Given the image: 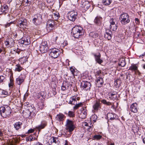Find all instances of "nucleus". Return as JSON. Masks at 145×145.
I'll list each match as a JSON object with an SVG mask.
<instances>
[{
  "instance_id": "1",
  "label": "nucleus",
  "mask_w": 145,
  "mask_h": 145,
  "mask_svg": "<svg viewBox=\"0 0 145 145\" xmlns=\"http://www.w3.org/2000/svg\"><path fill=\"white\" fill-rule=\"evenodd\" d=\"M72 31L73 37L76 38H80L83 34V28L80 26H74L72 28Z\"/></svg>"
},
{
  "instance_id": "2",
  "label": "nucleus",
  "mask_w": 145,
  "mask_h": 145,
  "mask_svg": "<svg viewBox=\"0 0 145 145\" xmlns=\"http://www.w3.org/2000/svg\"><path fill=\"white\" fill-rule=\"evenodd\" d=\"M11 113V110L9 107H1L0 108V114L3 118H9Z\"/></svg>"
},
{
  "instance_id": "3",
  "label": "nucleus",
  "mask_w": 145,
  "mask_h": 145,
  "mask_svg": "<svg viewBox=\"0 0 145 145\" xmlns=\"http://www.w3.org/2000/svg\"><path fill=\"white\" fill-rule=\"evenodd\" d=\"M119 19L121 24L123 25L129 23L130 21L129 15L125 13L121 14Z\"/></svg>"
},
{
  "instance_id": "4",
  "label": "nucleus",
  "mask_w": 145,
  "mask_h": 145,
  "mask_svg": "<svg viewBox=\"0 0 145 145\" xmlns=\"http://www.w3.org/2000/svg\"><path fill=\"white\" fill-rule=\"evenodd\" d=\"M65 126L66 129L70 133L74 130L75 127L74 122L69 119L67 120Z\"/></svg>"
},
{
  "instance_id": "5",
  "label": "nucleus",
  "mask_w": 145,
  "mask_h": 145,
  "mask_svg": "<svg viewBox=\"0 0 145 145\" xmlns=\"http://www.w3.org/2000/svg\"><path fill=\"white\" fill-rule=\"evenodd\" d=\"M42 21V16L40 14L35 15L32 20L33 23L36 25L40 24Z\"/></svg>"
},
{
  "instance_id": "6",
  "label": "nucleus",
  "mask_w": 145,
  "mask_h": 145,
  "mask_svg": "<svg viewBox=\"0 0 145 145\" xmlns=\"http://www.w3.org/2000/svg\"><path fill=\"white\" fill-rule=\"evenodd\" d=\"M17 22L18 26L23 29L26 28L28 24L27 20L24 18H20Z\"/></svg>"
},
{
  "instance_id": "7",
  "label": "nucleus",
  "mask_w": 145,
  "mask_h": 145,
  "mask_svg": "<svg viewBox=\"0 0 145 145\" xmlns=\"http://www.w3.org/2000/svg\"><path fill=\"white\" fill-rule=\"evenodd\" d=\"M77 15V12L74 10L68 13V17L70 20L74 22L76 18Z\"/></svg>"
},
{
  "instance_id": "8",
  "label": "nucleus",
  "mask_w": 145,
  "mask_h": 145,
  "mask_svg": "<svg viewBox=\"0 0 145 145\" xmlns=\"http://www.w3.org/2000/svg\"><path fill=\"white\" fill-rule=\"evenodd\" d=\"M51 51L50 55L54 58H56L58 57L60 52V50L56 48H52L50 50Z\"/></svg>"
},
{
  "instance_id": "9",
  "label": "nucleus",
  "mask_w": 145,
  "mask_h": 145,
  "mask_svg": "<svg viewBox=\"0 0 145 145\" xmlns=\"http://www.w3.org/2000/svg\"><path fill=\"white\" fill-rule=\"evenodd\" d=\"M81 88L86 91L90 90L91 84L90 82L87 81H84L81 82Z\"/></svg>"
},
{
  "instance_id": "10",
  "label": "nucleus",
  "mask_w": 145,
  "mask_h": 145,
  "mask_svg": "<svg viewBox=\"0 0 145 145\" xmlns=\"http://www.w3.org/2000/svg\"><path fill=\"white\" fill-rule=\"evenodd\" d=\"M101 103L100 102V100L99 99L95 101L93 105V108L95 112H97L101 107Z\"/></svg>"
},
{
  "instance_id": "11",
  "label": "nucleus",
  "mask_w": 145,
  "mask_h": 145,
  "mask_svg": "<svg viewBox=\"0 0 145 145\" xmlns=\"http://www.w3.org/2000/svg\"><path fill=\"white\" fill-rule=\"evenodd\" d=\"M48 48V46L46 41L42 42L40 46V50L42 53L46 52Z\"/></svg>"
},
{
  "instance_id": "12",
  "label": "nucleus",
  "mask_w": 145,
  "mask_h": 145,
  "mask_svg": "<svg viewBox=\"0 0 145 145\" xmlns=\"http://www.w3.org/2000/svg\"><path fill=\"white\" fill-rule=\"evenodd\" d=\"M54 21H48L47 23L46 28L47 31L50 32L52 31L54 29Z\"/></svg>"
},
{
  "instance_id": "13",
  "label": "nucleus",
  "mask_w": 145,
  "mask_h": 145,
  "mask_svg": "<svg viewBox=\"0 0 145 145\" xmlns=\"http://www.w3.org/2000/svg\"><path fill=\"white\" fill-rule=\"evenodd\" d=\"M72 85L70 82L67 81H64L61 86V89L62 90L65 91L69 89L70 86Z\"/></svg>"
},
{
  "instance_id": "14",
  "label": "nucleus",
  "mask_w": 145,
  "mask_h": 145,
  "mask_svg": "<svg viewBox=\"0 0 145 145\" xmlns=\"http://www.w3.org/2000/svg\"><path fill=\"white\" fill-rule=\"evenodd\" d=\"M112 35V31L109 29H106L104 34V37L107 39L108 40L111 39Z\"/></svg>"
},
{
  "instance_id": "15",
  "label": "nucleus",
  "mask_w": 145,
  "mask_h": 145,
  "mask_svg": "<svg viewBox=\"0 0 145 145\" xmlns=\"http://www.w3.org/2000/svg\"><path fill=\"white\" fill-rule=\"evenodd\" d=\"M138 105L136 103H133L130 107L131 111L134 113H137L138 112Z\"/></svg>"
},
{
  "instance_id": "16",
  "label": "nucleus",
  "mask_w": 145,
  "mask_h": 145,
  "mask_svg": "<svg viewBox=\"0 0 145 145\" xmlns=\"http://www.w3.org/2000/svg\"><path fill=\"white\" fill-rule=\"evenodd\" d=\"M79 97H77L76 96H73L70 98L68 103L72 105H74L77 103V100H79Z\"/></svg>"
},
{
  "instance_id": "17",
  "label": "nucleus",
  "mask_w": 145,
  "mask_h": 145,
  "mask_svg": "<svg viewBox=\"0 0 145 145\" xmlns=\"http://www.w3.org/2000/svg\"><path fill=\"white\" fill-rule=\"evenodd\" d=\"M93 55L94 56L95 61L98 63L101 64L103 62V60L101 59V54L100 53L94 54Z\"/></svg>"
},
{
  "instance_id": "18",
  "label": "nucleus",
  "mask_w": 145,
  "mask_h": 145,
  "mask_svg": "<svg viewBox=\"0 0 145 145\" xmlns=\"http://www.w3.org/2000/svg\"><path fill=\"white\" fill-rule=\"evenodd\" d=\"M65 117L61 113L57 114L56 117V120L58 121H62L65 119Z\"/></svg>"
},
{
  "instance_id": "19",
  "label": "nucleus",
  "mask_w": 145,
  "mask_h": 145,
  "mask_svg": "<svg viewBox=\"0 0 145 145\" xmlns=\"http://www.w3.org/2000/svg\"><path fill=\"white\" fill-rule=\"evenodd\" d=\"M25 78L24 76H19L16 79L17 84L19 85H20L24 81Z\"/></svg>"
},
{
  "instance_id": "20",
  "label": "nucleus",
  "mask_w": 145,
  "mask_h": 145,
  "mask_svg": "<svg viewBox=\"0 0 145 145\" xmlns=\"http://www.w3.org/2000/svg\"><path fill=\"white\" fill-rule=\"evenodd\" d=\"M103 78L101 77L97 78L96 80V84L97 86L100 87L103 85L104 83Z\"/></svg>"
},
{
  "instance_id": "21",
  "label": "nucleus",
  "mask_w": 145,
  "mask_h": 145,
  "mask_svg": "<svg viewBox=\"0 0 145 145\" xmlns=\"http://www.w3.org/2000/svg\"><path fill=\"white\" fill-rule=\"evenodd\" d=\"M47 125V123L45 121H42L40 125L36 127L37 129L39 131L41 129H44Z\"/></svg>"
},
{
  "instance_id": "22",
  "label": "nucleus",
  "mask_w": 145,
  "mask_h": 145,
  "mask_svg": "<svg viewBox=\"0 0 145 145\" xmlns=\"http://www.w3.org/2000/svg\"><path fill=\"white\" fill-rule=\"evenodd\" d=\"M51 142L50 145H59L60 142L58 140L57 138L53 137Z\"/></svg>"
},
{
  "instance_id": "23",
  "label": "nucleus",
  "mask_w": 145,
  "mask_h": 145,
  "mask_svg": "<svg viewBox=\"0 0 145 145\" xmlns=\"http://www.w3.org/2000/svg\"><path fill=\"white\" fill-rule=\"evenodd\" d=\"M116 116V114H113L112 113H108L107 114L108 119L111 120H113L115 119Z\"/></svg>"
},
{
  "instance_id": "24",
  "label": "nucleus",
  "mask_w": 145,
  "mask_h": 145,
  "mask_svg": "<svg viewBox=\"0 0 145 145\" xmlns=\"http://www.w3.org/2000/svg\"><path fill=\"white\" fill-rule=\"evenodd\" d=\"M87 115V110L85 108H83L81 110V112L80 114L81 118L82 119H84L86 117Z\"/></svg>"
},
{
  "instance_id": "25",
  "label": "nucleus",
  "mask_w": 145,
  "mask_h": 145,
  "mask_svg": "<svg viewBox=\"0 0 145 145\" xmlns=\"http://www.w3.org/2000/svg\"><path fill=\"white\" fill-rule=\"evenodd\" d=\"M30 41L29 38H24L22 39L21 42V44L25 45H28L30 44Z\"/></svg>"
},
{
  "instance_id": "26",
  "label": "nucleus",
  "mask_w": 145,
  "mask_h": 145,
  "mask_svg": "<svg viewBox=\"0 0 145 145\" xmlns=\"http://www.w3.org/2000/svg\"><path fill=\"white\" fill-rule=\"evenodd\" d=\"M9 9L8 6L5 4L1 6V11L2 12L6 13Z\"/></svg>"
},
{
  "instance_id": "27",
  "label": "nucleus",
  "mask_w": 145,
  "mask_h": 145,
  "mask_svg": "<svg viewBox=\"0 0 145 145\" xmlns=\"http://www.w3.org/2000/svg\"><path fill=\"white\" fill-rule=\"evenodd\" d=\"M108 96H109V98L113 100H115L117 97V93L115 92H113V93H109Z\"/></svg>"
},
{
  "instance_id": "28",
  "label": "nucleus",
  "mask_w": 145,
  "mask_h": 145,
  "mask_svg": "<svg viewBox=\"0 0 145 145\" xmlns=\"http://www.w3.org/2000/svg\"><path fill=\"white\" fill-rule=\"evenodd\" d=\"M12 40H13V39L11 38H9L5 42V44L7 47H9L12 43Z\"/></svg>"
},
{
  "instance_id": "29",
  "label": "nucleus",
  "mask_w": 145,
  "mask_h": 145,
  "mask_svg": "<svg viewBox=\"0 0 145 145\" xmlns=\"http://www.w3.org/2000/svg\"><path fill=\"white\" fill-rule=\"evenodd\" d=\"M23 69V67L19 64H18L15 65L14 70L15 72H20Z\"/></svg>"
},
{
  "instance_id": "30",
  "label": "nucleus",
  "mask_w": 145,
  "mask_h": 145,
  "mask_svg": "<svg viewBox=\"0 0 145 145\" xmlns=\"http://www.w3.org/2000/svg\"><path fill=\"white\" fill-rule=\"evenodd\" d=\"M129 69L136 72V71L138 69V67L136 64H132L129 68Z\"/></svg>"
},
{
  "instance_id": "31",
  "label": "nucleus",
  "mask_w": 145,
  "mask_h": 145,
  "mask_svg": "<svg viewBox=\"0 0 145 145\" xmlns=\"http://www.w3.org/2000/svg\"><path fill=\"white\" fill-rule=\"evenodd\" d=\"M102 19V18L101 17H97L95 19L94 22L95 24L98 25H99L101 23Z\"/></svg>"
},
{
  "instance_id": "32",
  "label": "nucleus",
  "mask_w": 145,
  "mask_h": 145,
  "mask_svg": "<svg viewBox=\"0 0 145 145\" xmlns=\"http://www.w3.org/2000/svg\"><path fill=\"white\" fill-rule=\"evenodd\" d=\"M22 125V123L20 122H17L15 123L14 125V127L16 130H18L20 128L21 125Z\"/></svg>"
},
{
  "instance_id": "33",
  "label": "nucleus",
  "mask_w": 145,
  "mask_h": 145,
  "mask_svg": "<svg viewBox=\"0 0 145 145\" xmlns=\"http://www.w3.org/2000/svg\"><path fill=\"white\" fill-rule=\"evenodd\" d=\"M89 35L90 37L93 38H96L98 36V34L96 32H91Z\"/></svg>"
},
{
  "instance_id": "34",
  "label": "nucleus",
  "mask_w": 145,
  "mask_h": 145,
  "mask_svg": "<svg viewBox=\"0 0 145 145\" xmlns=\"http://www.w3.org/2000/svg\"><path fill=\"white\" fill-rule=\"evenodd\" d=\"M59 17V14L58 12L54 13L52 15V17L55 20L58 19Z\"/></svg>"
},
{
  "instance_id": "35",
  "label": "nucleus",
  "mask_w": 145,
  "mask_h": 145,
  "mask_svg": "<svg viewBox=\"0 0 145 145\" xmlns=\"http://www.w3.org/2000/svg\"><path fill=\"white\" fill-rule=\"evenodd\" d=\"M109 22L110 24V25H112L114 24H117V21L115 18H111L109 21Z\"/></svg>"
},
{
  "instance_id": "36",
  "label": "nucleus",
  "mask_w": 145,
  "mask_h": 145,
  "mask_svg": "<svg viewBox=\"0 0 145 145\" xmlns=\"http://www.w3.org/2000/svg\"><path fill=\"white\" fill-rule=\"evenodd\" d=\"M126 63L124 60L120 59L119 61V65L120 66H121L122 67H124Z\"/></svg>"
},
{
  "instance_id": "37",
  "label": "nucleus",
  "mask_w": 145,
  "mask_h": 145,
  "mask_svg": "<svg viewBox=\"0 0 145 145\" xmlns=\"http://www.w3.org/2000/svg\"><path fill=\"white\" fill-rule=\"evenodd\" d=\"M112 1L111 0H103L102 2L104 5H108L111 3Z\"/></svg>"
},
{
  "instance_id": "38",
  "label": "nucleus",
  "mask_w": 145,
  "mask_h": 145,
  "mask_svg": "<svg viewBox=\"0 0 145 145\" xmlns=\"http://www.w3.org/2000/svg\"><path fill=\"white\" fill-rule=\"evenodd\" d=\"M117 29V24L112 25H110V29L113 31H115Z\"/></svg>"
},
{
  "instance_id": "39",
  "label": "nucleus",
  "mask_w": 145,
  "mask_h": 145,
  "mask_svg": "<svg viewBox=\"0 0 145 145\" xmlns=\"http://www.w3.org/2000/svg\"><path fill=\"white\" fill-rule=\"evenodd\" d=\"M102 103L104 105H111V103L109 102H107L105 99H102L100 100V102Z\"/></svg>"
},
{
  "instance_id": "40",
  "label": "nucleus",
  "mask_w": 145,
  "mask_h": 145,
  "mask_svg": "<svg viewBox=\"0 0 145 145\" xmlns=\"http://www.w3.org/2000/svg\"><path fill=\"white\" fill-rule=\"evenodd\" d=\"M76 105L73 107V109L74 110L77 109L79 107L81 106L82 105V103H80L78 104L76 103Z\"/></svg>"
},
{
  "instance_id": "41",
  "label": "nucleus",
  "mask_w": 145,
  "mask_h": 145,
  "mask_svg": "<svg viewBox=\"0 0 145 145\" xmlns=\"http://www.w3.org/2000/svg\"><path fill=\"white\" fill-rule=\"evenodd\" d=\"M82 5L84 8H88L89 7V4L88 1H85L83 2Z\"/></svg>"
},
{
  "instance_id": "42",
  "label": "nucleus",
  "mask_w": 145,
  "mask_h": 145,
  "mask_svg": "<svg viewBox=\"0 0 145 145\" xmlns=\"http://www.w3.org/2000/svg\"><path fill=\"white\" fill-rule=\"evenodd\" d=\"M76 70V69L74 67H71L70 68V70L73 76L75 75V72Z\"/></svg>"
},
{
  "instance_id": "43",
  "label": "nucleus",
  "mask_w": 145,
  "mask_h": 145,
  "mask_svg": "<svg viewBox=\"0 0 145 145\" xmlns=\"http://www.w3.org/2000/svg\"><path fill=\"white\" fill-rule=\"evenodd\" d=\"M39 108L42 110L44 108L45 104L44 103L41 102L39 103Z\"/></svg>"
},
{
  "instance_id": "44",
  "label": "nucleus",
  "mask_w": 145,
  "mask_h": 145,
  "mask_svg": "<svg viewBox=\"0 0 145 145\" xmlns=\"http://www.w3.org/2000/svg\"><path fill=\"white\" fill-rule=\"evenodd\" d=\"M97 116L95 115L92 116L91 117V121H93L94 122H95L97 119Z\"/></svg>"
},
{
  "instance_id": "45",
  "label": "nucleus",
  "mask_w": 145,
  "mask_h": 145,
  "mask_svg": "<svg viewBox=\"0 0 145 145\" xmlns=\"http://www.w3.org/2000/svg\"><path fill=\"white\" fill-rule=\"evenodd\" d=\"M68 116L71 117H73L74 116V112L71 111H69L68 113Z\"/></svg>"
},
{
  "instance_id": "46",
  "label": "nucleus",
  "mask_w": 145,
  "mask_h": 145,
  "mask_svg": "<svg viewBox=\"0 0 145 145\" xmlns=\"http://www.w3.org/2000/svg\"><path fill=\"white\" fill-rule=\"evenodd\" d=\"M102 137V136L99 135H96L94 136L93 138L95 139L99 140Z\"/></svg>"
},
{
  "instance_id": "47",
  "label": "nucleus",
  "mask_w": 145,
  "mask_h": 145,
  "mask_svg": "<svg viewBox=\"0 0 145 145\" xmlns=\"http://www.w3.org/2000/svg\"><path fill=\"white\" fill-rule=\"evenodd\" d=\"M5 77L3 75L0 76V83H1L5 79Z\"/></svg>"
},
{
  "instance_id": "48",
  "label": "nucleus",
  "mask_w": 145,
  "mask_h": 145,
  "mask_svg": "<svg viewBox=\"0 0 145 145\" xmlns=\"http://www.w3.org/2000/svg\"><path fill=\"white\" fill-rule=\"evenodd\" d=\"M34 129H31L29 130L27 132L28 133H31L34 132Z\"/></svg>"
},
{
  "instance_id": "49",
  "label": "nucleus",
  "mask_w": 145,
  "mask_h": 145,
  "mask_svg": "<svg viewBox=\"0 0 145 145\" xmlns=\"http://www.w3.org/2000/svg\"><path fill=\"white\" fill-rule=\"evenodd\" d=\"M28 140L29 141H31L34 139H33V137L31 135L28 137Z\"/></svg>"
},
{
  "instance_id": "50",
  "label": "nucleus",
  "mask_w": 145,
  "mask_h": 145,
  "mask_svg": "<svg viewBox=\"0 0 145 145\" xmlns=\"http://www.w3.org/2000/svg\"><path fill=\"white\" fill-rule=\"evenodd\" d=\"M8 93L6 91H5L2 90L1 91V94L4 95H7Z\"/></svg>"
},
{
  "instance_id": "51",
  "label": "nucleus",
  "mask_w": 145,
  "mask_h": 145,
  "mask_svg": "<svg viewBox=\"0 0 145 145\" xmlns=\"http://www.w3.org/2000/svg\"><path fill=\"white\" fill-rule=\"evenodd\" d=\"M53 93L54 95L56 94V89L55 88H53Z\"/></svg>"
},
{
  "instance_id": "52",
  "label": "nucleus",
  "mask_w": 145,
  "mask_h": 145,
  "mask_svg": "<svg viewBox=\"0 0 145 145\" xmlns=\"http://www.w3.org/2000/svg\"><path fill=\"white\" fill-rule=\"evenodd\" d=\"M68 142L67 141V140H65L63 142V144H64L63 145H68Z\"/></svg>"
},
{
  "instance_id": "53",
  "label": "nucleus",
  "mask_w": 145,
  "mask_h": 145,
  "mask_svg": "<svg viewBox=\"0 0 145 145\" xmlns=\"http://www.w3.org/2000/svg\"><path fill=\"white\" fill-rule=\"evenodd\" d=\"M54 0H47V2L48 3H53Z\"/></svg>"
},
{
  "instance_id": "54",
  "label": "nucleus",
  "mask_w": 145,
  "mask_h": 145,
  "mask_svg": "<svg viewBox=\"0 0 145 145\" xmlns=\"http://www.w3.org/2000/svg\"><path fill=\"white\" fill-rule=\"evenodd\" d=\"M13 23V22H11L9 23H8L7 24H6V25H5V26L6 27H9L10 26V25L12 24Z\"/></svg>"
},
{
  "instance_id": "55",
  "label": "nucleus",
  "mask_w": 145,
  "mask_h": 145,
  "mask_svg": "<svg viewBox=\"0 0 145 145\" xmlns=\"http://www.w3.org/2000/svg\"><path fill=\"white\" fill-rule=\"evenodd\" d=\"M24 2H25L26 3H27V4H30V3L29 2L30 1H29L28 0H24Z\"/></svg>"
},
{
  "instance_id": "56",
  "label": "nucleus",
  "mask_w": 145,
  "mask_h": 145,
  "mask_svg": "<svg viewBox=\"0 0 145 145\" xmlns=\"http://www.w3.org/2000/svg\"><path fill=\"white\" fill-rule=\"evenodd\" d=\"M135 73L139 75L140 74V72L139 70H138V69H137V70L136 71V72H135Z\"/></svg>"
},
{
  "instance_id": "57",
  "label": "nucleus",
  "mask_w": 145,
  "mask_h": 145,
  "mask_svg": "<svg viewBox=\"0 0 145 145\" xmlns=\"http://www.w3.org/2000/svg\"><path fill=\"white\" fill-rule=\"evenodd\" d=\"M135 21L136 23H137V24H138L139 23V20L138 18H136L135 19Z\"/></svg>"
},
{
  "instance_id": "58",
  "label": "nucleus",
  "mask_w": 145,
  "mask_h": 145,
  "mask_svg": "<svg viewBox=\"0 0 145 145\" xmlns=\"http://www.w3.org/2000/svg\"><path fill=\"white\" fill-rule=\"evenodd\" d=\"M85 126H88L90 128H91V126H93V125L92 124H90V126H89V125L88 123H86V124H85Z\"/></svg>"
},
{
  "instance_id": "59",
  "label": "nucleus",
  "mask_w": 145,
  "mask_h": 145,
  "mask_svg": "<svg viewBox=\"0 0 145 145\" xmlns=\"http://www.w3.org/2000/svg\"><path fill=\"white\" fill-rule=\"evenodd\" d=\"M129 145H137L136 142H134L130 143Z\"/></svg>"
},
{
  "instance_id": "60",
  "label": "nucleus",
  "mask_w": 145,
  "mask_h": 145,
  "mask_svg": "<svg viewBox=\"0 0 145 145\" xmlns=\"http://www.w3.org/2000/svg\"><path fill=\"white\" fill-rule=\"evenodd\" d=\"M35 145H43L42 144L39 142H37L36 143Z\"/></svg>"
},
{
  "instance_id": "61",
  "label": "nucleus",
  "mask_w": 145,
  "mask_h": 145,
  "mask_svg": "<svg viewBox=\"0 0 145 145\" xmlns=\"http://www.w3.org/2000/svg\"><path fill=\"white\" fill-rule=\"evenodd\" d=\"M3 135V133L2 131L0 130V137H2Z\"/></svg>"
},
{
  "instance_id": "62",
  "label": "nucleus",
  "mask_w": 145,
  "mask_h": 145,
  "mask_svg": "<svg viewBox=\"0 0 145 145\" xmlns=\"http://www.w3.org/2000/svg\"><path fill=\"white\" fill-rule=\"evenodd\" d=\"M145 55V53H144L143 54H142V55H140L139 56V57H142V56H144Z\"/></svg>"
},
{
  "instance_id": "63",
  "label": "nucleus",
  "mask_w": 145,
  "mask_h": 145,
  "mask_svg": "<svg viewBox=\"0 0 145 145\" xmlns=\"http://www.w3.org/2000/svg\"><path fill=\"white\" fill-rule=\"evenodd\" d=\"M54 36L56 37L55 38V40H57V38H58V36H56L55 35H53V37H54Z\"/></svg>"
},
{
  "instance_id": "64",
  "label": "nucleus",
  "mask_w": 145,
  "mask_h": 145,
  "mask_svg": "<svg viewBox=\"0 0 145 145\" xmlns=\"http://www.w3.org/2000/svg\"><path fill=\"white\" fill-rule=\"evenodd\" d=\"M143 141L144 143L145 144V137L143 139Z\"/></svg>"
}]
</instances>
